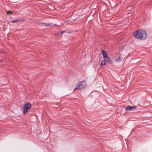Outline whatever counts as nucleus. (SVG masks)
Returning a JSON list of instances; mask_svg holds the SVG:
<instances>
[{
    "label": "nucleus",
    "instance_id": "20e7f679",
    "mask_svg": "<svg viewBox=\"0 0 152 152\" xmlns=\"http://www.w3.org/2000/svg\"><path fill=\"white\" fill-rule=\"evenodd\" d=\"M125 109L127 111L129 110H136V108L135 106L131 107L129 105H128L125 108Z\"/></svg>",
    "mask_w": 152,
    "mask_h": 152
},
{
    "label": "nucleus",
    "instance_id": "9d476101",
    "mask_svg": "<svg viewBox=\"0 0 152 152\" xmlns=\"http://www.w3.org/2000/svg\"><path fill=\"white\" fill-rule=\"evenodd\" d=\"M7 14H12V12L10 11H7Z\"/></svg>",
    "mask_w": 152,
    "mask_h": 152
},
{
    "label": "nucleus",
    "instance_id": "f8f14e48",
    "mask_svg": "<svg viewBox=\"0 0 152 152\" xmlns=\"http://www.w3.org/2000/svg\"><path fill=\"white\" fill-rule=\"evenodd\" d=\"M2 53V51H0V53Z\"/></svg>",
    "mask_w": 152,
    "mask_h": 152
},
{
    "label": "nucleus",
    "instance_id": "f257e3e1",
    "mask_svg": "<svg viewBox=\"0 0 152 152\" xmlns=\"http://www.w3.org/2000/svg\"><path fill=\"white\" fill-rule=\"evenodd\" d=\"M133 36L137 39L142 40L146 38L147 34L144 31L138 30L133 33Z\"/></svg>",
    "mask_w": 152,
    "mask_h": 152
},
{
    "label": "nucleus",
    "instance_id": "9b49d317",
    "mask_svg": "<svg viewBox=\"0 0 152 152\" xmlns=\"http://www.w3.org/2000/svg\"><path fill=\"white\" fill-rule=\"evenodd\" d=\"M19 21V20H13V21H12V22L13 23H14L15 22H18Z\"/></svg>",
    "mask_w": 152,
    "mask_h": 152
},
{
    "label": "nucleus",
    "instance_id": "1a4fd4ad",
    "mask_svg": "<svg viewBox=\"0 0 152 152\" xmlns=\"http://www.w3.org/2000/svg\"><path fill=\"white\" fill-rule=\"evenodd\" d=\"M65 32V31H60L58 32V34H60L61 35H62L63 33Z\"/></svg>",
    "mask_w": 152,
    "mask_h": 152
},
{
    "label": "nucleus",
    "instance_id": "f03ea898",
    "mask_svg": "<svg viewBox=\"0 0 152 152\" xmlns=\"http://www.w3.org/2000/svg\"><path fill=\"white\" fill-rule=\"evenodd\" d=\"M86 86V83L85 81H83L79 82L76 86L74 90L76 89L81 90L85 88Z\"/></svg>",
    "mask_w": 152,
    "mask_h": 152
},
{
    "label": "nucleus",
    "instance_id": "6e6552de",
    "mask_svg": "<svg viewBox=\"0 0 152 152\" xmlns=\"http://www.w3.org/2000/svg\"><path fill=\"white\" fill-rule=\"evenodd\" d=\"M105 60H103L101 61V66H102L103 65H105Z\"/></svg>",
    "mask_w": 152,
    "mask_h": 152
},
{
    "label": "nucleus",
    "instance_id": "0eeeda50",
    "mask_svg": "<svg viewBox=\"0 0 152 152\" xmlns=\"http://www.w3.org/2000/svg\"><path fill=\"white\" fill-rule=\"evenodd\" d=\"M122 59V58H121V57L120 56V57H119L117 59H116L115 60V61L116 62H120V61H121Z\"/></svg>",
    "mask_w": 152,
    "mask_h": 152
},
{
    "label": "nucleus",
    "instance_id": "423d86ee",
    "mask_svg": "<svg viewBox=\"0 0 152 152\" xmlns=\"http://www.w3.org/2000/svg\"><path fill=\"white\" fill-rule=\"evenodd\" d=\"M106 58L107 59L105 60L106 61H107L110 63H112V61H111V59L109 57H108V58Z\"/></svg>",
    "mask_w": 152,
    "mask_h": 152
},
{
    "label": "nucleus",
    "instance_id": "39448f33",
    "mask_svg": "<svg viewBox=\"0 0 152 152\" xmlns=\"http://www.w3.org/2000/svg\"><path fill=\"white\" fill-rule=\"evenodd\" d=\"M102 53L103 55V56L104 58L106 59V58H108V56L107 54L104 50H102Z\"/></svg>",
    "mask_w": 152,
    "mask_h": 152
},
{
    "label": "nucleus",
    "instance_id": "7ed1b4c3",
    "mask_svg": "<svg viewBox=\"0 0 152 152\" xmlns=\"http://www.w3.org/2000/svg\"><path fill=\"white\" fill-rule=\"evenodd\" d=\"M31 106L30 104L26 103L25 104L23 107V113L25 114L27 113L28 111L30 110Z\"/></svg>",
    "mask_w": 152,
    "mask_h": 152
}]
</instances>
